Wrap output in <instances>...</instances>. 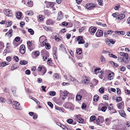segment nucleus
<instances>
[{
    "label": "nucleus",
    "mask_w": 130,
    "mask_h": 130,
    "mask_svg": "<svg viewBox=\"0 0 130 130\" xmlns=\"http://www.w3.org/2000/svg\"><path fill=\"white\" fill-rule=\"evenodd\" d=\"M41 53L43 55H44L43 58V60L45 61L47 59V57H49V53L46 50H44L41 51Z\"/></svg>",
    "instance_id": "f257e3e1"
},
{
    "label": "nucleus",
    "mask_w": 130,
    "mask_h": 130,
    "mask_svg": "<svg viewBox=\"0 0 130 130\" xmlns=\"http://www.w3.org/2000/svg\"><path fill=\"white\" fill-rule=\"evenodd\" d=\"M13 107L15 109L18 110H21L22 109L19 102L17 101L13 102Z\"/></svg>",
    "instance_id": "f03ea898"
},
{
    "label": "nucleus",
    "mask_w": 130,
    "mask_h": 130,
    "mask_svg": "<svg viewBox=\"0 0 130 130\" xmlns=\"http://www.w3.org/2000/svg\"><path fill=\"white\" fill-rule=\"evenodd\" d=\"M96 5L93 3H90L86 4V7L88 9H91L95 7Z\"/></svg>",
    "instance_id": "7ed1b4c3"
},
{
    "label": "nucleus",
    "mask_w": 130,
    "mask_h": 130,
    "mask_svg": "<svg viewBox=\"0 0 130 130\" xmlns=\"http://www.w3.org/2000/svg\"><path fill=\"white\" fill-rule=\"evenodd\" d=\"M26 48L25 46L24 45H21L20 47L19 51L20 53L22 54L25 53V52Z\"/></svg>",
    "instance_id": "20e7f679"
},
{
    "label": "nucleus",
    "mask_w": 130,
    "mask_h": 130,
    "mask_svg": "<svg viewBox=\"0 0 130 130\" xmlns=\"http://www.w3.org/2000/svg\"><path fill=\"white\" fill-rule=\"evenodd\" d=\"M96 29L95 27H93L91 26L89 28V31L91 35H93L96 31Z\"/></svg>",
    "instance_id": "39448f33"
},
{
    "label": "nucleus",
    "mask_w": 130,
    "mask_h": 130,
    "mask_svg": "<svg viewBox=\"0 0 130 130\" xmlns=\"http://www.w3.org/2000/svg\"><path fill=\"white\" fill-rule=\"evenodd\" d=\"M77 40L78 41V43L79 44H83L85 43V41L83 39L82 37L81 36H78L77 38Z\"/></svg>",
    "instance_id": "423d86ee"
},
{
    "label": "nucleus",
    "mask_w": 130,
    "mask_h": 130,
    "mask_svg": "<svg viewBox=\"0 0 130 130\" xmlns=\"http://www.w3.org/2000/svg\"><path fill=\"white\" fill-rule=\"evenodd\" d=\"M103 35V31L101 30L100 29H98L95 34L96 36L98 37H100L102 36Z\"/></svg>",
    "instance_id": "0eeeda50"
},
{
    "label": "nucleus",
    "mask_w": 130,
    "mask_h": 130,
    "mask_svg": "<svg viewBox=\"0 0 130 130\" xmlns=\"http://www.w3.org/2000/svg\"><path fill=\"white\" fill-rule=\"evenodd\" d=\"M27 44L28 46V49L30 50V51H31L33 49V44L30 41H27Z\"/></svg>",
    "instance_id": "6e6552de"
},
{
    "label": "nucleus",
    "mask_w": 130,
    "mask_h": 130,
    "mask_svg": "<svg viewBox=\"0 0 130 130\" xmlns=\"http://www.w3.org/2000/svg\"><path fill=\"white\" fill-rule=\"evenodd\" d=\"M45 3L47 7H52L54 6L55 3L53 2H50L48 1H46L45 2Z\"/></svg>",
    "instance_id": "1a4fd4ad"
},
{
    "label": "nucleus",
    "mask_w": 130,
    "mask_h": 130,
    "mask_svg": "<svg viewBox=\"0 0 130 130\" xmlns=\"http://www.w3.org/2000/svg\"><path fill=\"white\" fill-rule=\"evenodd\" d=\"M125 14L123 13L119 14L118 15V17L116 18V19L118 20H121L125 18Z\"/></svg>",
    "instance_id": "9d476101"
},
{
    "label": "nucleus",
    "mask_w": 130,
    "mask_h": 130,
    "mask_svg": "<svg viewBox=\"0 0 130 130\" xmlns=\"http://www.w3.org/2000/svg\"><path fill=\"white\" fill-rule=\"evenodd\" d=\"M128 54L127 53H125L124 55L123 56L122 58V60L124 63H126L128 62Z\"/></svg>",
    "instance_id": "9b49d317"
},
{
    "label": "nucleus",
    "mask_w": 130,
    "mask_h": 130,
    "mask_svg": "<svg viewBox=\"0 0 130 130\" xmlns=\"http://www.w3.org/2000/svg\"><path fill=\"white\" fill-rule=\"evenodd\" d=\"M12 29H9L8 31L7 32L5 35V36L7 35L9 38H10L12 36Z\"/></svg>",
    "instance_id": "f8f14e48"
},
{
    "label": "nucleus",
    "mask_w": 130,
    "mask_h": 130,
    "mask_svg": "<svg viewBox=\"0 0 130 130\" xmlns=\"http://www.w3.org/2000/svg\"><path fill=\"white\" fill-rule=\"evenodd\" d=\"M117 106L118 108L121 109L124 108V103L123 102L119 103L117 105Z\"/></svg>",
    "instance_id": "ddd939ff"
},
{
    "label": "nucleus",
    "mask_w": 130,
    "mask_h": 130,
    "mask_svg": "<svg viewBox=\"0 0 130 130\" xmlns=\"http://www.w3.org/2000/svg\"><path fill=\"white\" fill-rule=\"evenodd\" d=\"M114 75V73L110 71V73L108 75V78L109 79L111 80L113 79V77Z\"/></svg>",
    "instance_id": "4468645a"
},
{
    "label": "nucleus",
    "mask_w": 130,
    "mask_h": 130,
    "mask_svg": "<svg viewBox=\"0 0 130 130\" xmlns=\"http://www.w3.org/2000/svg\"><path fill=\"white\" fill-rule=\"evenodd\" d=\"M62 91L60 90V96H61L63 95V96L65 97L66 96L67 94H68V92L67 91H65L63 93Z\"/></svg>",
    "instance_id": "2eb2a0df"
},
{
    "label": "nucleus",
    "mask_w": 130,
    "mask_h": 130,
    "mask_svg": "<svg viewBox=\"0 0 130 130\" xmlns=\"http://www.w3.org/2000/svg\"><path fill=\"white\" fill-rule=\"evenodd\" d=\"M119 112L120 115L122 117L124 118L126 117V114L123 110H120Z\"/></svg>",
    "instance_id": "dca6fc26"
},
{
    "label": "nucleus",
    "mask_w": 130,
    "mask_h": 130,
    "mask_svg": "<svg viewBox=\"0 0 130 130\" xmlns=\"http://www.w3.org/2000/svg\"><path fill=\"white\" fill-rule=\"evenodd\" d=\"M17 89V88L15 87H12L11 88V91L13 94L14 96H16V91Z\"/></svg>",
    "instance_id": "f3484780"
},
{
    "label": "nucleus",
    "mask_w": 130,
    "mask_h": 130,
    "mask_svg": "<svg viewBox=\"0 0 130 130\" xmlns=\"http://www.w3.org/2000/svg\"><path fill=\"white\" fill-rule=\"evenodd\" d=\"M59 50L64 51H66V49L65 46L63 44H61L59 46Z\"/></svg>",
    "instance_id": "a211bd4d"
},
{
    "label": "nucleus",
    "mask_w": 130,
    "mask_h": 130,
    "mask_svg": "<svg viewBox=\"0 0 130 130\" xmlns=\"http://www.w3.org/2000/svg\"><path fill=\"white\" fill-rule=\"evenodd\" d=\"M85 79H84V83L86 84H88L90 82V78L88 77L85 76Z\"/></svg>",
    "instance_id": "6ab92c4d"
},
{
    "label": "nucleus",
    "mask_w": 130,
    "mask_h": 130,
    "mask_svg": "<svg viewBox=\"0 0 130 130\" xmlns=\"http://www.w3.org/2000/svg\"><path fill=\"white\" fill-rule=\"evenodd\" d=\"M42 43L43 44H44V43L45 44V45L46 46V48L48 50L51 48L50 44L49 43L44 42L43 41V42Z\"/></svg>",
    "instance_id": "aec40b11"
},
{
    "label": "nucleus",
    "mask_w": 130,
    "mask_h": 130,
    "mask_svg": "<svg viewBox=\"0 0 130 130\" xmlns=\"http://www.w3.org/2000/svg\"><path fill=\"white\" fill-rule=\"evenodd\" d=\"M111 120V118H107L105 120V123L107 125H109L110 123V122Z\"/></svg>",
    "instance_id": "412c9836"
},
{
    "label": "nucleus",
    "mask_w": 130,
    "mask_h": 130,
    "mask_svg": "<svg viewBox=\"0 0 130 130\" xmlns=\"http://www.w3.org/2000/svg\"><path fill=\"white\" fill-rule=\"evenodd\" d=\"M4 12L5 14L8 17H10L11 16V15H10V11L9 9H6L5 10Z\"/></svg>",
    "instance_id": "4be33fe9"
},
{
    "label": "nucleus",
    "mask_w": 130,
    "mask_h": 130,
    "mask_svg": "<svg viewBox=\"0 0 130 130\" xmlns=\"http://www.w3.org/2000/svg\"><path fill=\"white\" fill-rule=\"evenodd\" d=\"M22 13L20 12H18L16 13L17 18L19 19H20L21 18Z\"/></svg>",
    "instance_id": "5701e85b"
},
{
    "label": "nucleus",
    "mask_w": 130,
    "mask_h": 130,
    "mask_svg": "<svg viewBox=\"0 0 130 130\" xmlns=\"http://www.w3.org/2000/svg\"><path fill=\"white\" fill-rule=\"evenodd\" d=\"M86 93V91L84 89H81L79 91V93L80 94L82 95H84Z\"/></svg>",
    "instance_id": "b1692460"
},
{
    "label": "nucleus",
    "mask_w": 130,
    "mask_h": 130,
    "mask_svg": "<svg viewBox=\"0 0 130 130\" xmlns=\"http://www.w3.org/2000/svg\"><path fill=\"white\" fill-rule=\"evenodd\" d=\"M82 98V95L80 94H77L76 96V100L77 101L80 100Z\"/></svg>",
    "instance_id": "393cba45"
},
{
    "label": "nucleus",
    "mask_w": 130,
    "mask_h": 130,
    "mask_svg": "<svg viewBox=\"0 0 130 130\" xmlns=\"http://www.w3.org/2000/svg\"><path fill=\"white\" fill-rule=\"evenodd\" d=\"M71 80L72 81L74 82L77 83L78 82V81L74 77L70 75L69 76Z\"/></svg>",
    "instance_id": "a878e982"
},
{
    "label": "nucleus",
    "mask_w": 130,
    "mask_h": 130,
    "mask_svg": "<svg viewBox=\"0 0 130 130\" xmlns=\"http://www.w3.org/2000/svg\"><path fill=\"white\" fill-rule=\"evenodd\" d=\"M28 62L27 61L23 60L20 61V64L22 65H25L27 64Z\"/></svg>",
    "instance_id": "bb28decb"
},
{
    "label": "nucleus",
    "mask_w": 130,
    "mask_h": 130,
    "mask_svg": "<svg viewBox=\"0 0 130 130\" xmlns=\"http://www.w3.org/2000/svg\"><path fill=\"white\" fill-rule=\"evenodd\" d=\"M98 95L97 94H96L93 97V100L94 101L96 102L98 101Z\"/></svg>",
    "instance_id": "cd10ccee"
},
{
    "label": "nucleus",
    "mask_w": 130,
    "mask_h": 130,
    "mask_svg": "<svg viewBox=\"0 0 130 130\" xmlns=\"http://www.w3.org/2000/svg\"><path fill=\"white\" fill-rule=\"evenodd\" d=\"M58 17L59 19H61L63 17L62 13L61 11H59L58 13Z\"/></svg>",
    "instance_id": "c85d7f7f"
},
{
    "label": "nucleus",
    "mask_w": 130,
    "mask_h": 130,
    "mask_svg": "<svg viewBox=\"0 0 130 130\" xmlns=\"http://www.w3.org/2000/svg\"><path fill=\"white\" fill-rule=\"evenodd\" d=\"M7 62H3L0 64V67H2L7 65Z\"/></svg>",
    "instance_id": "c756f323"
},
{
    "label": "nucleus",
    "mask_w": 130,
    "mask_h": 130,
    "mask_svg": "<svg viewBox=\"0 0 130 130\" xmlns=\"http://www.w3.org/2000/svg\"><path fill=\"white\" fill-rule=\"evenodd\" d=\"M33 5V2L32 1H30V2L27 3V6L29 7H32Z\"/></svg>",
    "instance_id": "7c9ffc66"
},
{
    "label": "nucleus",
    "mask_w": 130,
    "mask_h": 130,
    "mask_svg": "<svg viewBox=\"0 0 130 130\" xmlns=\"http://www.w3.org/2000/svg\"><path fill=\"white\" fill-rule=\"evenodd\" d=\"M28 31L29 32L31 35H33L34 34V31L31 28H29L28 29Z\"/></svg>",
    "instance_id": "2f4dec72"
},
{
    "label": "nucleus",
    "mask_w": 130,
    "mask_h": 130,
    "mask_svg": "<svg viewBox=\"0 0 130 130\" xmlns=\"http://www.w3.org/2000/svg\"><path fill=\"white\" fill-rule=\"evenodd\" d=\"M101 61L103 63H105V59L103 56L101 55Z\"/></svg>",
    "instance_id": "473e14b6"
},
{
    "label": "nucleus",
    "mask_w": 130,
    "mask_h": 130,
    "mask_svg": "<svg viewBox=\"0 0 130 130\" xmlns=\"http://www.w3.org/2000/svg\"><path fill=\"white\" fill-rule=\"evenodd\" d=\"M116 32H117L119 34L124 35L125 34V32L123 31H116Z\"/></svg>",
    "instance_id": "72a5a7b5"
},
{
    "label": "nucleus",
    "mask_w": 130,
    "mask_h": 130,
    "mask_svg": "<svg viewBox=\"0 0 130 130\" xmlns=\"http://www.w3.org/2000/svg\"><path fill=\"white\" fill-rule=\"evenodd\" d=\"M107 109V107H106V106H104L102 107L101 110L102 111L105 112L106 111Z\"/></svg>",
    "instance_id": "f704fd0d"
},
{
    "label": "nucleus",
    "mask_w": 130,
    "mask_h": 130,
    "mask_svg": "<svg viewBox=\"0 0 130 130\" xmlns=\"http://www.w3.org/2000/svg\"><path fill=\"white\" fill-rule=\"evenodd\" d=\"M26 14H27L28 15H32L33 14V12L31 11H27L26 12Z\"/></svg>",
    "instance_id": "c9c22d12"
},
{
    "label": "nucleus",
    "mask_w": 130,
    "mask_h": 130,
    "mask_svg": "<svg viewBox=\"0 0 130 130\" xmlns=\"http://www.w3.org/2000/svg\"><path fill=\"white\" fill-rule=\"evenodd\" d=\"M67 122L69 124H71L73 122V120L72 119L70 118L67 120Z\"/></svg>",
    "instance_id": "e433bc0d"
},
{
    "label": "nucleus",
    "mask_w": 130,
    "mask_h": 130,
    "mask_svg": "<svg viewBox=\"0 0 130 130\" xmlns=\"http://www.w3.org/2000/svg\"><path fill=\"white\" fill-rule=\"evenodd\" d=\"M101 70V69L100 68H96L94 69V72L95 74H97L99 72V71H98V72H97V71H99Z\"/></svg>",
    "instance_id": "4c0bfd02"
},
{
    "label": "nucleus",
    "mask_w": 130,
    "mask_h": 130,
    "mask_svg": "<svg viewBox=\"0 0 130 130\" xmlns=\"http://www.w3.org/2000/svg\"><path fill=\"white\" fill-rule=\"evenodd\" d=\"M96 119V117L94 116H91L90 118V121L91 120V122H93Z\"/></svg>",
    "instance_id": "58836bf2"
},
{
    "label": "nucleus",
    "mask_w": 130,
    "mask_h": 130,
    "mask_svg": "<svg viewBox=\"0 0 130 130\" xmlns=\"http://www.w3.org/2000/svg\"><path fill=\"white\" fill-rule=\"evenodd\" d=\"M109 56L110 57H112L115 59L117 58V57L112 54H109Z\"/></svg>",
    "instance_id": "ea45409f"
},
{
    "label": "nucleus",
    "mask_w": 130,
    "mask_h": 130,
    "mask_svg": "<svg viewBox=\"0 0 130 130\" xmlns=\"http://www.w3.org/2000/svg\"><path fill=\"white\" fill-rule=\"evenodd\" d=\"M122 99L121 96H119L117 97V99H116V102H118L119 101H121L122 100Z\"/></svg>",
    "instance_id": "a19ab883"
},
{
    "label": "nucleus",
    "mask_w": 130,
    "mask_h": 130,
    "mask_svg": "<svg viewBox=\"0 0 130 130\" xmlns=\"http://www.w3.org/2000/svg\"><path fill=\"white\" fill-rule=\"evenodd\" d=\"M76 53L78 55H80L82 53V50L80 49L76 50Z\"/></svg>",
    "instance_id": "79ce46f5"
},
{
    "label": "nucleus",
    "mask_w": 130,
    "mask_h": 130,
    "mask_svg": "<svg viewBox=\"0 0 130 130\" xmlns=\"http://www.w3.org/2000/svg\"><path fill=\"white\" fill-rule=\"evenodd\" d=\"M49 94L51 96H54L56 94L55 92L54 91H50L49 93Z\"/></svg>",
    "instance_id": "37998d69"
},
{
    "label": "nucleus",
    "mask_w": 130,
    "mask_h": 130,
    "mask_svg": "<svg viewBox=\"0 0 130 130\" xmlns=\"http://www.w3.org/2000/svg\"><path fill=\"white\" fill-rule=\"evenodd\" d=\"M98 119H99L100 122H102L104 121L103 117L102 116H98Z\"/></svg>",
    "instance_id": "c03bdc74"
},
{
    "label": "nucleus",
    "mask_w": 130,
    "mask_h": 130,
    "mask_svg": "<svg viewBox=\"0 0 130 130\" xmlns=\"http://www.w3.org/2000/svg\"><path fill=\"white\" fill-rule=\"evenodd\" d=\"M52 23V20H48L46 21V24L47 25H50Z\"/></svg>",
    "instance_id": "a18cd8bd"
},
{
    "label": "nucleus",
    "mask_w": 130,
    "mask_h": 130,
    "mask_svg": "<svg viewBox=\"0 0 130 130\" xmlns=\"http://www.w3.org/2000/svg\"><path fill=\"white\" fill-rule=\"evenodd\" d=\"M18 68L16 64H14L12 66L11 69L12 70H13L14 69H17Z\"/></svg>",
    "instance_id": "49530a36"
},
{
    "label": "nucleus",
    "mask_w": 130,
    "mask_h": 130,
    "mask_svg": "<svg viewBox=\"0 0 130 130\" xmlns=\"http://www.w3.org/2000/svg\"><path fill=\"white\" fill-rule=\"evenodd\" d=\"M72 104L71 103H67L65 104V107L67 108H69L70 107L69 105H71Z\"/></svg>",
    "instance_id": "de8ad7c7"
},
{
    "label": "nucleus",
    "mask_w": 130,
    "mask_h": 130,
    "mask_svg": "<svg viewBox=\"0 0 130 130\" xmlns=\"http://www.w3.org/2000/svg\"><path fill=\"white\" fill-rule=\"evenodd\" d=\"M98 4L99 5L102 6L103 4V2L102 0H98Z\"/></svg>",
    "instance_id": "09e8293b"
},
{
    "label": "nucleus",
    "mask_w": 130,
    "mask_h": 130,
    "mask_svg": "<svg viewBox=\"0 0 130 130\" xmlns=\"http://www.w3.org/2000/svg\"><path fill=\"white\" fill-rule=\"evenodd\" d=\"M119 13L118 12H115L113 13L112 14V16L114 18H117L118 17V15L119 14Z\"/></svg>",
    "instance_id": "8fccbe9b"
},
{
    "label": "nucleus",
    "mask_w": 130,
    "mask_h": 130,
    "mask_svg": "<svg viewBox=\"0 0 130 130\" xmlns=\"http://www.w3.org/2000/svg\"><path fill=\"white\" fill-rule=\"evenodd\" d=\"M120 7V4H117L115 7L114 9L115 10H118L119 8Z\"/></svg>",
    "instance_id": "3c124183"
},
{
    "label": "nucleus",
    "mask_w": 130,
    "mask_h": 130,
    "mask_svg": "<svg viewBox=\"0 0 130 130\" xmlns=\"http://www.w3.org/2000/svg\"><path fill=\"white\" fill-rule=\"evenodd\" d=\"M99 92L101 93H103L104 92V90L103 88H101L99 89Z\"/></svg>",
    "instance_id": "603ef678"
},
{
    "label": "nucleus",
    "mask_w": 130,
    "mask_h": 130,
    "mask_svg": "<svg viewBox=\"0 0 130 130\" xmlns=\"http://www.w3.org/2000/svg\"><path fill=\"white\" fill-rule=\"evenodd\" d=\"M56 109L57 110H59L60 111H63L64 110V109L62 108H60L58 107H56Z\"/></svg>",
    "instance_id": "864d4df0"
},
{
    "label": "nucleus",
    "mask_w": 130,
    "mask_h": 130,
    "mask_svg": "<svg viewBox=\"0 0 130 130\" xmlns=\"http://www.w3.org/2000/svg\"><path fill=\"white\" fill-rule=\"evenodd\" d=\"M20 39V38L19 37H16L14 39V40H13V41H15L16 42H18V41H19Z\"/></svg>",
    "instance_id": "5fc2aeb1"
},
{
    "label": "nucleus",
    "mask_w": 130,
    "mask_h": 130,
    "mask_svg": "<svg viewBox=\"0 0 130 130\" xmlns=\"http://www.w3.org/2000/svg\"><path fill=\"white\" fill-rule=\"evenodd\" d=\"M86 105L85 103H83L82 106V108L83 109H85L86 107Z\"/></svg>",
    "instance_id": "6e6d98bb"
},
{
    "label": "nucleus",
    "mask_w": 130,
    "mask_h": 130,
    "mask_svg": "<svg viewBox=\"0 0 130 130\" xmlns=\"http://www.w3.org/2000/svg\"><path fill=\"white\" fill-rule=\"evenodd\" d=\"M47 104L51 108H53V104L51 102H48Z\"/></svg>",
    "instance_id": "4d7b16f0"
},
{
    "label": "nucleus",
    "mask_w": 130,
    "mask_h": 130,
    "mask_svg": "<svg viewBox=\"0 0 130 130\" xmlns=\"http://www.w3.org/2000/svg\"><path fill=\"white\" fill-rule=\"evenodd\" d=\"M78 120H78L77 121L79 123H83V118H79V119H78Z\"/></svg>",
    "instance_id": "13d9d810"
},
{
    "label": "nucleus",
    "mask_w": 130,
    "mask_h": 130,
    "mask_svg": "<svg viewBox=\"0 0 130 130\" xmlns=\"http://www.w3.org/2000/svg\"><path fill=\"white\" fill-rule=\"evenodd\" d=\"M117 94L118 95H120V94H121V93L120 90L119 88H117Z\"/></svg>",
    "instance_id": "bf43d9fd"
},
{
    "label": "nucleus",
    "mask_w": 130,
    "mask_h": 130,
    "mask_svg": "<svg viewBox=\"0 0 130 130\" xmlns=\"http://www.w3.org/2000/svg\"><path fill=\"white\" fill-rule=\"evenodd\" d=\"M101 105L102 106H106V107H107V106H109L108 104L106 103V102H104V103H101L100 104V105Z\"/></svg>",
    "instance_id": "052dcab7"
},
{
    "label": "nucleus",
    "mask_w": 130,
    "mask_h": 130,
    "mask_svg": "<svg viewBox=\"0 0 130 130\" xmlns=\"http://www.w3.org/2000/svg\"><path fill=\"white\" fill-rule=\"evenodd\" d=\"M61 24L63 26H67L68 25V23L65 21L62 22Z\"/></svg>",
    "instance_id": "680f3d73"
},
{
    "label": "nucleus",
    "mask_w": 130,
    "mask_h": 130,
    "mask_svg": "<svg viewBox=\"0 0 130 130\" xmlns=\"http://www.w3.org/2000/svg\"><path fill=\"white\" fill-rule=\"evenodd\" d=\"M40 53L39 51H35L34 53V54L37 57L38 56L40 55Z\"/></svg>",
    "instance_id": "e2e57ef3"
},
{
    "label": "nucleus",
    "mask_w": 130,
    "mask_h": 130,
    "mask_svg": "<svg viewBox=\"0 0 130 130\" xmlns=\"http://www.w3.org/2000/svg\"><path fill=\"white\" fill-rule=\"evenodd\" d=\"M107 42H110L112 44H113L115 43V41H114L112 39H110L108 40H107Z\"/></svg>",
    "instance_id": "0e129e2a"
},
{
    "label": "nucleus",
    "mask_w": 130,
    "mask_h": 130,
    "mask_svg": "<svg viewBox=\"0 0 130 130\" xmlns=\"http://www.w3.org/2000/svg\"><path fill=\"white\" fill-rule=\"evenodd\" d=\"M13 58L14 60H15L17 62H18L19 61V58L18 56H14Z\"/></svg>",
    "instance_id": "69168bd1"
},
{
    "label": "nucleus",
    "mask_w": 130,
    "mask_h": 130,
    "mask_svg": "<svg viewBox=\"0 0 130 130\" xmlns=\"http://www.w3.org/2000/svg\"><path fill=\"white\" fill-rule=\"evenodd\" d=\"M125 93L127 94L130 95V91L127 89L125 90Z\"/></svg>",
    "instance_id": "338daca9"
},
{
    "label": "nucleus",
    "mask_w": 130,
    "mask_h": 130,
    "mask_svg": "<svg viewBox=\"0 0 130 130\" xmlns=\"http://www.w3.org/2000/svg\"><path fill=\"white\" fill-rule=\"evenodd\" d=\"M120 71H124L125 70V68L124 67H122L120 69Z\"/></svg>",
    "instance_id": "774afa93"
}]
</instances>
